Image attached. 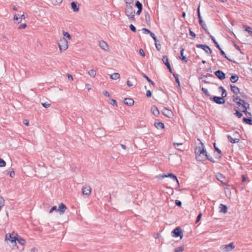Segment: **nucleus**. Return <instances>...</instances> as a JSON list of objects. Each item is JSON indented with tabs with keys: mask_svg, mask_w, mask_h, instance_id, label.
<instances>
[{
	"mask_svg": "<svg viewBox=\"0 0 252 252\" xmlns=\"http://www.w3.org/2000/svg\"><path fill=\"white\" fill-rule=\"evenodd\" d=\"M237 108L243 112H244L246 115H251V113L247 111V109L249 107V104L245 100L241 99L237 97Z\"/></svg>",
	"mask_w": 252,
	"mask_h": 252,
	"instance_id": "1",
	"label": "nucleus"
},
{
	"mask_svg": "<svg viewBox=\"0 0 252 252\" xmlns=\"http://www.w3.org/2000/svg\"><path fill=\"white\" fill-rule=\"evenodd\" d=\"M201 146L196 147L195 149V154L196 158L198 161H202L203 160L202 156H204L207 154V152L204 149L203 143L201 142Z\"/></svg>",
	"mask_w": 252,
	"mask_h": 252,
	"instance_id": "2",
	"label": "nucleus"
},
{
	"mask_svg": "<svg viewBox=\"0 0 252 252\" xmlns=\"http://www.w3.org/2000/svg\"><path fill=\"white\" fill-rule=\"evenodd\" d=\"M125 14L128 19L132 21H135V10L131 4H126L125 7Z\"/></svg>",
	"mask_w": 252,
	"mask_h": 252,
	"instance_id": "3",
	"label": "nucleus"
},
{
	"mask_svg": "<svg viewBox=\"0 0 252 252\" xmlns=\"http://www.w3.org/2000/svg\"><path fill=\"white\" fill-rule=\"evenodd\" d=\"M58 46L61 52L66 50L68 48L67 41L64 38H62L58 42Z\"/></svg>",
	"mask_w": 252,
	"mask_h": 252,
	"instance_id": "4",
	"label": "nucleus"
},
{
	"mask_svg": "<svg viewBox=\"0 0 252 252\" xmlns=\"http://www.w3.org/2000/svg\"><path fill=\"white\" fill-rule=\"evenodd\" d=\"M235 245L233 242L228 245H222L220 247V250L223 252H228L235 248Z\"/></svg>",
	"mask_w": 252,
	"mask_h": 252,
	"instance_id": "5",
	"label": "nucleus"
},
{
	"mask_svg": "<svg viewBox=\"0 0 252 252\" xmlns=\"http://www.w3.org/2000/svg\"><path fill=\"white\" fill-rule=\"evenodd\" d=\"M172 236L173 237H180V239H182L183 237V234L182 230L181 227H177L175 228L171 232Z\"/></svg>",
	"mask_w": 252,
	"mask_h": 252,
	"instance_id": "6",
	"label": "nucleus"
},
{
	"mask_svg": "<svg viewBox=\"0 0 252 252\" xmlns=\"http://www.w3.org/2000/svg\"><path fill=\"white\" fill-rule=\"evenodd\" d=\"M210 99L219 104H222L225 103V99L222 97L215 96L210 97Z\"/></svg>",
	"mask_w": 252,
	"mask_h": 252,
	"instance_id": "7",
	"label": "nucleus"
},
{
	"mask_svg": "<svg viewBox=\"0 0 252 252\" xmlns=\"http://www.w3.org/2000/svg\"><path fill=\"white\" fill-rule=\"evenodd\" d=\"M158 177H161L162 178H164L166 177H170L172 180L175 181L178 184V185L179 184L178 180L177 177L174 174H173L172 173H169L168 174L159 175L158 176Z\"/></svg>",
	"mask_w": 252,
	"mask_h": 252,
	"instance_id": "8",
	"label": "nucleus"
},
{
	"mask_svg": "<svg viewBox=\"0 0 252 252\" xmlns=\"http://www.w3.org/2000/svg\"><path fill=\"white\" fill-rule=\"evenodd\" d=\"M91 188L89 185H85L82 189V193L84 195L89 196L91 192Z\"/></svg>",
	"mask_w": 252,
	"mask_h": 252,
	"instance_id": "9",
	"label": "nucleus"
},
{
	"mask_svg": "<svg viewBox=\"0 0 252 252\" xmlns=\"http://www.w3.org/2000/svg\"><path fill=\"white\" fill-rule=\"evenodd\" d=\"M196 47L198 48L203 49L205 53L211 54L212 53V50L210 47L207 45L203 44H197Z\"/></svg>",
	"mask_w": 252,
	"mask_h": 252,
	"instance_id": "10",
	"label": "nucleus"
},
{
	"mask_svg": "<svg viewBox=\"0 0 252 252\" xmlns=\"http://www.w3.org/2000/svg\"><path fill=\"white\" fill-rule=\"evenodd\" d=\"M214 73L215 75L220 80H222L225 78V73L221 70H217Z\"/></svg>",
	"mask_w": 252,
	"mask_h": 252,
	"instance_id": "11",
	"label": "nucleus"
},
{
	"mask_svg": "<svg viewBox=\"0 0 252 252\" xmlns=\"http://www.w3.org/2000/svg\"><path fill=\"white\" fill-rule=\"evenodd\" d=\"M236 132H233L232 134H228L227 137L228 140L232 143H235L236 142V137L235 136Z\"/></svg>",
	"mask_w": 252,
	"mask_h": 252,
	"instance_id": "12",
	"label": "nucleus"
},
{
	"mask_svg": "<svg viewBox=\"0 0 252 252\" xmlns=\"http://www.w3.org/2000/svg\"><path fill=\"white\" fill-rule=\"evenodd\" d=\"M99 46L102 49L105 51H108L109 49V46L107 43L103 40L99 42Z\"/></svg>",
	"mask_w": 252,
	"mask_h": 252,
	"instance_id": "13",
	"label": "nucleus"
},
{
	"mask_svg": "<svg viewBox=\"0 0 252 252\" xmlns=\"http://www.w3.org/2000/svg\"><path fill=\"white\" fill-rule=\"evenodd\" d=\"M162 113L163 115H164V116H166L168 118H171V116L173 115L172 111L166 108H164L163 109Z\"/></svg>",
	"mask_w": 252,
	"mask_h": 252,
	"instance_id": "14",
	"label": "nucleus"
},
{
	"mask_svg": "<svg viewBox=\"0 0 252 252\" xmlns=\"http://www.w3.org/2000/svg\"><path fill=\"white\" fill-rule=\"evenodd\" d=\"M11 234H6L5 236V240H9L13 244H16V241L17 237L15 236H12Z\"/></svg>",
	"mask_w": 252,
	"mask_h": 252,
	"instance_id": "15",
	"label": "nucleus"
},
{
	"mask_svg": "<svg viewBox=\"0 0 252 252\" xmlns=\"http://www.w3.org/2000/svg\"><path fill=\"white\" fill-rule=\"evenodd\" d=\"M217 179L220 181L222 184L225 185V177L220 173H218L216 175Z\"/></svg>",
	"mask_w": 252,
	"mask_h": 252,
	"instance_id": "16",
	"label": "nucleus"
},
{
	"mask_svg": "<svg viewBox=\"0 0 252 252\" xmlns=\"http://www.w3.org/2000/svg\"><path fill=\"white\" fill-rule=\"evenodd\" d=\"M152 113L156 117H158L159 114V111L156 106H152L151 109Z\"/></svg>",
	"mask_w": 252,
	"mask_h": 252,
	"instance_id": "17",
	"label": "nucleus"
},
{
	"mask_svg": "<svg viewBox=\"0 0 252 252\" xmlns=\"http://www.w3.org/2000/svg\"><path fill=\"white\" fill-rule=\"evenodd\" d=\"M66 209V206L63 203H61L59 205L58 211L60 212L61 214L64 213L65 210Z\"/></svg>",
	"mask_w": 252,
	"mask_h": 252,
	"instance_id": "18",
	"label": "nucleus"
},
{
	"mask_svg": "<svg viewBox=\"0 0 252 252\" xmlns=\"http://www.w3.org/2000/svg\"><path fill=\"white\" fill-rule=\"evenodd\" d=\"M124 102L126 105L131 106L133 105L134 100L130 98H125Z\"/></svg>",
	"mask_w": 252,
	"mask_h": 252,
	"instance_id": "19",
	"label": "nucleus"
},
{
	"mask_svg": "<svg viewBox=\"0 0 252 252\" xmlns=\"http://www.w3.org/2000/svg\"><path fill=\"white\" fill-rule=\"evenodd\" d=\"M71 8L74 12H78L79 10V6L77 5V2L73 1L71 3Z\"/></svg>",
	"mask_w": 252,
	"mask_h": 252,
	"instance_id": "20",
	"label": "nucleus"
},
{
	"mask_svg": "<svg viewBox=\"0 0 252 252\" xmlns=\"http://www.w3.org/2000/svg\"><path fill=\"white\" fill-rule=\"evenodd\" d=\"M184 51H185L184 48H182L181 51H180L181 56H180V58L181 59V60L182 61H183L185 63H187L188 62L187 58L185 56H184Z\"/></svg>",
	"mask_w": 252,
	"mask_h": 252,
	"instance_id": "21",
	"label": "nucleus"
},
{
	"mask_svg": "<svg viewBox=\"0 0 252 252\" xmlns=\"http://www.w3.org/2000/svg\"><path fill=\"white\" fill-rule=\"evenodd\" d=\"M154 126L155 127L158 129L161 128L163 129L164 128V125L162 122H155L154 124Z\"/></svg>",
	"mask_w": 252,
	"mask_h": 252,
	"instance_id": "22",
	"label": "nucleus"
},
{
	"mask_svg": "<svg viewBox=\"0 0 252 252\" xmlns=\"http://www.w3.org/2000/svg\"><path fill=\"white\" fill-rule=\"evenodd\" d=\"M219 208L220 209V212L226 213L227 211V207L226 205H223L222 204H220L219 206Z\"/></svg>",
	"mask_w": 252,
	"mask_h": 252,
	"instance_id": "23",
	"label": "nucleus"
},
{
	"mask_svg": "<svg viewBox=\"0 0 252 252\" xmlns=\"http://www.w3.org/2000/svg\"><path fill=\"white\" fill-rule=\"evenodd\" d=\"M242 121L243 123H245L247 124L252 125V119L250 118L244 117L242 119Z\"/></svg>",
	"mask_w": 252,
	"mask_h": 252,
	"instance_id": "24",
	"label": "nucleus"
},
{
	"mask_svg": "<svg viewBox=\"0 0 252 252\" xmlns=\"http://www.w3.org/2000/svg\"><path fill=\"white\" fill-rule=\"evenodd\" d=\"M110 77L111 79L116 80L120 78V75L118 73H114L111 74Z\"/></svg>",
	"mask_w": 252,
	"mask_h": 252,
	"instance_id": "25",
	"label": "nucleus"
},
{
	"mask_svg": "<svg viewBox=\"0 0 252 252\" xmlns=\"http://www.w3.org/2000/svg\"><path fill=\"white\" fill-rule=\"evenodd\" d=\"M141 75L144 78H145L147 80L148 82L151 83L153 86H155V83L151 79H150L145 74H144V73H142Z\"/></svg>",
	"mask_w": 252,
	"mask_h": 252,
	"instance_id": "26",
	"label": "nucleus"
},
{
	"mask_svg": "<svg viewBox=\"0 0 252 252\" xmlns=\"http://www.w3.org/2000/svg\"><path fill=\"white\" fill-rule=\"evenodd\" d=\"M88 74L91 77L94 78L96 76V72L94 69H91L88 71Z\"/></svg>",
	"mask_w": 252,
	"mask_h": 252,
	"instance_id": "27",
	"label": "nucleus"
},
{
	"mask_svg": "<svg viewBox=\"0 0 252 252\" xmlns=\"http://www.w3.org/2000/svg\"><path fill=\"white\" fill-rule=\"evenodd\" d=\"M209 36H210L211 39L212 40V41L214 43V44H215L216 47L217 48L220 49V46L219 44H218V43L216 41L215 37L213 36H212L211 34H209Z\"/></svg>",
	"mask_w": 252,
	"mask_h": 252,
	"instance_id": "28",
	"label": "nucleus"
},
{
	"mask_svg": "<svg viewBox=\"0 0 252 252\" xmlns=\"http://www.w3.org/2000/svg\"><path fill=\"white\" fill-rule=\"evenodd\" d=\"M200 26H201L202 28L205 31V32L209 35L210 33L208 31V29L206 28V24L203 22L202 21V23L201 24H200Z\"/></svg>",
	"mask_w": 252,
	"mask_h": 252,
	"instance_id": "29",
	"label": "nucleus"
},
{
	"mask_svg": "<svg viewBox=\"0 0 252 252\" xmlns=\"http://www.w3.org/2000/svg\"><path fill=\"white\" fill-rule=\"evenodd\" d=\"M16 240L18 241L19 244H20L21 245H24L26 243L25 240L22 238H17V237Z\"/></svg>",
	"mask_w": 252,
	"mask_h": 252,
	"instance_id": "30",
	"label": "nucleus"
},
{
	"mask_svg": "<svg viewBox=\"0 0 252 252\" xmlns=\"http://www.w3.org/2000/svg\"><path fill=\"white\" fill-rule=\"evenodd\" d=\"M197 15L199 19V24H201L202 23L203 20H202V18L200 13V5L198 6V7L197 8Z\"/></svg>",
	"mask_w": 252,
	"mask_h": 252,
	"instance_id": "31",
	"label": "nucleus"
},
{
	"mask_svg": "<svg viewBox=\"0 0 252 252\" xmlns=\"http://www.w3.org/2000/svg\"><path fill=\"white\" fill-rule=\"evenodd\" d=\"M214 147L215 149V151L218 152L219 156L218 157L220 158L221 157V152L220 150L218 148L216 147V144L214 143Z\"/></svg>",
	"mask_w": 252,
	"mask_h": 252,
	"instance_id": "32",
	"label": "nucleus"
},
{
	"mask_svg": "<svg viewBox=\"0 0 252 252\" xmlns=\"http://www.w3.org/2000/svg\"><path fill=\"white\" fill-rule=\"evenodd\" d=\"M162 61L163 63L165 64V65H167L169 63L168 62V58L166 56H163Z\"/></svg>",
	"mask_w": 252,
	"mask_h": 252,
	"instance_id": "33",
	"label": "nucleus"
},
{
	"mask_svg": "<svg viewBox=\"0 0 252 252\" xmlns=\"http://www.w3.org/2000/svg\"><path fill=\"white\" fill-rule=\"evenodd\" d=\"M201 90L203 92V93L206 95V96L210 97H211V95H210V93H209V92L208 91L207 89H206L204 88H202L201 89Z\"/></svg>",
	"mask_w": 252,
	"mask_h": 252,
	"instance_id": "34",
	"label": "nucleus"
},
{
	"mask_svg": "<svg viewBox=\"0 0 252 252\" xmlns=\"http://www.w3.org/2000/svg\"><path fill=\"white\" fill-rule=\"evenodd\" d=\"M184 250V246H180L174 249V252H182Z\"/></svg>",
	"mask_w": 252,
	"mask_h": 252,
	"instance_id": "35",
	"label": "nucleus"
},
{
	"mask_svg": "<svg viewBox=\"0 0 252 252\" xmlns=\"http://www.w3.org/2000/svg\"><path fill=\"white\" fill-rule=\"evenodd\" d=\"M135 6L139 9H142V4L141 2H139L138 0H136L135 1Z\"/></svg>",
	"mask_w": 252,
	"mask_h": 252,
	"instance_id": "36",
	"label": "nucleus"
},
{
	"mask_svg": "<svg viewBox=\"0 0 252 252\" xmlns=\"http://www.w3.org/2000/svg\"><path fill=\"white\" fill-rule=\"evenodd\" d=\"M173 76L175 77L176 83H178V87H180V84L179 79L178 78V74H173Z\"/></svg>",
	"mask_w": 252,
	"mask_h": 252,
	"instance_id": "37",
	"label": "nucleus"
},
{
	"mask_svg": "<svg viewBox=\"0 0 252 252\" xmlns=\"http://www.w3.org/2000/svg\"><path fill=\"white\" fill-rule=\"evenodd\" d=\"M7 174H9L10 177L11 178H13L15 176V172L13 169L9 170L8 171Z\"/></svg>",
	"mask_w": 252,
	"mask_h": 252,
	"instance_id": "38",
	"label": "nucleus"
},
{
	"mask_svg": "<svg viewBox=\"0 0 252 252\" xmlns=\"http://www.w3.org/2000/svg\"><path fill=\"white\" fill-rule=\"evenodd\" d=\"M230 80L232 83L236 82V75L234 74L232 75L231 77H230Z\"/></svg>",
	"mask_w": 252,
	"mask_h": 252,
	"instance_id": "39",
	"label": "nucleus"
},
{
	"mask_svg": "<svg viewBox=\"0 0 252 252\" xmlns=\"http://www.w3.org/2000/svg\"><path fill=\"white\" fill-rule=\"evenodd\" d=\"M182 143H174V145L175 147L176 148H177V150H180V151H183L184 150L181 149L180 148H178L176 147H178L179 146L182 145Z\"/></svg>",
	"mask_w": 252,
	"mask_h": 252,
	"instance_id": "40",
	"label": "nucleus"
},
{
	"mask_svg": "<svg viewBox=\"0 0 252 252\" xmlns=\"http://www.w3.org/2000/svg\"><path fill=\"white\" fill-rule=\"evenodd\" d=\"M243 27L245 28V31L248 32L249 34L251 33V32H252V28L250 27L247 26H243Z\"/></svg>",
	"mask_w": 252,
	"mask_h": 252,
	"instance_id": "41",
	"label": "nucleus"
},
{
	"mask_svg": "<svg viewBox=\"0 0 252 252\" xmlns=\"http://www.w3.org/2000/svg\"><path fill=\"white\" fill-rule=\"evenodd\" d=\"M146 21L148 23L150 22V16L148 13H146L145 15Z\"/></svg>",
	"mask_w": 252,
	"mask_h": 252,
	"instance_id": "42",
	"label": "nucleus"
},
{
	"mask_svg": "<svg viewBox=\"0 0 252 252\" xmlns=\"http://www.w3.org/2000/svg\"><path fill=\"white\" fill-rule=\"evenodd\" d=\"M6 165L5 161L2 158H0V167H4Z\"/></svg>",
	"mask_w": 252,
	"mask_h": 252,
	"instance_id": "43",
	"label": "nucleus"
},
{
	"mask_svg": "<svg viewBox=\"0 0 252 252\" xmlns=\"http://www.w3.org/2000/svg\"><path fill=\"white\" fill-rule=\"evenodd\" d=\"M231 90L234 94H236V86L232 85H230Z\"/></svg>",
	"mask_w": 252,
	"mask_h": 252,
	"instance_id": "44",
	"label": "nucleus"
},
{
	"mask_svg": "<svg viewBox=\"0 0 252 252\" xmlns=\"http://www.w3.org/2000/svg\"><path fill=\"white\" fill-rule=\"evenodd\" d=\"M205 157L207 159H208V160H209L211 162H214V163L215 162V161L214 160V159L211 157H210V156L208 155L207 153L205 155Z\"/></svg>",
	"mask_w": 252,
	"mask_h": 252,
	"instance_id": "45",
	"label": "nucleus"
},
{
	"mask_svg": "<svg viewBox=\"0 0 252 252\" xmlns=\"http://www.w3.org/2000/svg\"><path fill=\"white\" fill-rule=\"evenodd\" d=\"M63 35L64 36L66 37L68 39H71V36L68 32L63 31Z\"/></svg>",
	"mask_w": 252,
	"mask_h": 252,
	"instance_id": "46",
	"label": "nucleus"
},
{
	"mask_svg": "<svg viewBox=\"0 0 252 252\" xmlns=\"http://www.w3.org/2000/svg\"><path fill=\"white\" fill-rule=\"evenodd\" d=\"M150 35L154 40L155 42H158V40L157 39V37L153 32L151 33Z\"/></svg>",
	"mask_w": 252,
	"mask_h": 252,
	"instance_id": "47",
	"label": "nucleus"
},
{
	"mask_svg": "<svg viewBox=\"0 0 252 252\" xmlns=\"http://www.w3.org/2000/svg\"><path fill=\"white\" fill-rule=\"evenodd\" d=\"M207 77H210L212 78H215L214 76L210 73H207L206 75H203L201 77V79H203V78Z\"/></svg>",
	"mask_w": 252,
	"mask_h": 252,
	"instance_id": "48",
	"label": "nucleus"
},
{
	"mask_svg": "<svg viewBox=\"0 0 252 252\" xmlns=\"http://www.w3.org/2000/svg\"><path fill=\"white\" fill-rule=\"evenodd\" d=\"M110 103L111 105H113V106H114V105H115V106H117V102H116V100H115V99H111L110 100Z\"/></svg>",
	"mask_w": 252,
	"mask_h": 252,
	"instance_id": "49",
	"label": "nucleus"
},
{
	"mask_svg": "<svg viewBox=\"0 0 252 252\" xmlns=\"http://www.w3.org/2000/svg\"><path fill=\"white\" fill-rule=\"evenodd\" d=\"M129 28H130V30L131 31H132L133 32H136V28L133 25L131 24L129 26Z\"/></svg>",
	"mask_w": 252,
	"mask_h": 252,
	"instance_id": "50",
	"label": "nucleus"
},
{
	"mask_svg": "<svg viewBox=\"0 0 252 252\" xmlns=\"http://www.w3.org/2000/svg\"><path fill=\"white\" fill-rule=\"evenodd\" d=\"M226 95H227V94H226V92L225 90V89H223V91H222L221 97H222L223 98H224V97L226 96Z\"/></svg>",
	"mask_w": 252,
	"mask_h": 252,
	"instance_id": "51",
	"label": "nucleus"
},
{
	"mask_svg": "<svg viewBox=\"0 0 252 252\" xmlns=\"http://www.w3.org/2000/svg\"><path fill=\"white\" fill-rule=\"evenodd\" d=\"M155 45L158 51H159L161 49V45L160 44L155 42Z\"/></svg>",
	"mask_w": 252,
	"mask_h": 252,
	"instance_id": "52",
	"label": "nucleus"
},
{
	"mask_svg": "<svg viewBox=\"0 0 252 252\" xmlns=\"http://www.w3.org/2000/svg\"><path fill=\"white\" fill-rule=\"evenodd\" d=\"M220 51V53L221 54V55L222 56H223V57H224L225 58H227L226 56V54L225 53H224V52L221 49V48L220 47V49H218Z\"/></svg>",
	"mask_w": 252,
	"mask_h": 252,
	"instance_id": "53",
	"label": "nucleus"
},
{
	"mask_svg": "<svg viewBox=\"0 0 252 252\" xmlns=\"http://www.w3.org/2000/svg\"><path fill=\"white\" fill-rule=\"evenodd\" d=\"M146 96L147 97H151V96H152V93H151V92L150 90H147L146 91Z\"/></svg>",
	"mask_w": 252,
	"mask_h": 252,
	"instance_id": "54",
	"label": "nucleus"
},
{
	"mask_svg": "<svg viewBox=\"0 0 252 252\" xmlns=\"http://www.w3.org/2000/svg\"><path fill=\"white\" fill-rule=\"evenodd\" d=\"M27 27V25L26 24H21L19 27H18V29H24Z\"/></svg>",
	"mask_w": 252,
	"mask_h": 252,
	"instance_id": "55",
	"label": "nucleus"
},
{
	"mask_svg": "<svg viewBox=\"0 0 252 252\" xmlns=\"http://www.w3.org/2000/svg\"><path fill=\"white\" fill-rule=\"evenodd\" d=\"M142 30L144 31V33H149L150 34H151V33H152V32H151L150 30L146 29V28H143L142 29Z\"/></svg>",
	"mask_w": 252,
	"mask_h": 252,
	"instance_id": "56",
	"label": "nucleus"
},
{
	"mask_svg": "<svg viewBox=\"0 0 252 252\" xmlns=\"http://www.w3.org/2000/svg\"><path fill=\"white\" fill-rule=\"evenodd\" d=\"M175 204L177 206L180 207L182 205V202L180 200H175Z\"/></svg>",
	"mask_w": 252,
	"mask_h": 252,
	"instance_id": "57",
	"label": "nucleus"
},
{
	"mask_svg": "<svg viewBox=\"0 0 252 252\" xmlns=\"http://www.w3.org/2000/svg\"><path fill=\"white\" fill-rule=\"evenodd\" d=\"M189 34L192 37V38H194L195 37V34L190 30H189Z\"/></svg>",
	"mask_w": 252,
	"mask_h": 252,
	"instance_id": "58",
	"label": "nucleus"
},
{
	"mask_svg": "<svg viewBox=\"0 0 252 252\" xmlns=\"http://www.w3.org/2000/svg\"><path fill=\"white\" fill-rule=\"evenodd\" d=\"M42 105L45 108H48L50 106V104L47 103H42Z\"/></svg>",
	"mask_w": 252,
	"mask_h": 252,
	"instance_id": "59",
	"label": "nucleus"
},
{
	"mask_svg": "<svg viewBox=\"0 0 252 252\" xmlns=\"http://www.w3.org/2000/svg\"><path fill=\"white\" fill-rule=\"evenodd\" d=\"M201 217H202V214H201V213H200L197 217L196 220V223L198 222L200 220Z\"/></svg>",
	"mask_w": 252,
	"mask_h": 252,
	"instance_id": "60",
	"label": "nucleus"
},
{
	"mask_svg": "<svg viewBox=\"0 0 252 252\" xmlns=\"http://www.w3.org/2000/svg\"><path fill=\"white\" fill-rule=\"evenodd\" d=\"M126 4H131L133 3L134 0H124Z\"/></svg>",
	"mask_w": 252,
	"mask_h": 252,
	"instance_id": "61",
	"label": "nucleus"
},
{
	"mask_svg": "<svg viewBox=\"0 0 252 252\" xmlns=\"http://www.w3.org/2000/svg\"><path fill=\"white\" fill-rule=\"evenodd\" d=\"M139 54L143 57H144L145 56L144 51L142 49H140L139 50Z\"/></svg>",
	"mask_w": 252,
	"mask_h": 252,
	"instance_id": "62",
	"label": "nucleus"
},
{
	"mask_svg": "<svg viewBox=\"0 0 252 252\" xmlns=\"http://www.w3.org/2000/svg\"><path fill=\"white\" fill-rule=\"evenodd\" d=\"M58 210L56 206H53L49 211V213H52L55 210Z\"/></svg>",
	"mask_w": 252,
	"mask_h": 252,
	"instance_id": "63",
	"label": "nucleus"
},
{
	"mask_svg": "<svg viewBox=\"0 0 252 252\" xmlns=\"http://www.w3.org/2000/svg\"><path fill=\"white\" fill-rule=\"evenodd\" d=\"M103 94L107 96V97H109L110 96V94L107 91H103Z\"/></svg>",
	"mask_w": 252,
	"mask_h": 252,
	"instance_id": "64",
	"label": "nucleus"
}]
</instances>
